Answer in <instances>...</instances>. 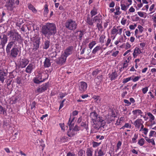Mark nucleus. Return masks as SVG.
Instances as JSON below:
<instances>
[{"label":"nucleus","mask_w":156,"mask_h":156,"mask_svg":"<svg viewBox=\"0 0 156 156\" xmlns=\"http://www.w3.org/2000/svg\"><path fill=\"white\" fill-rule=\"evenodd\" d=\"M42 32L48 38L51 35L55 34L56 32L55 25L52 23H47L42 27Z\"/></svg>","instance_id":"1"},{"label":"nucleus","mask_w":156,"mask_h":156,"mask_svg":"<svg viewBox=\"0 0 156 156\" xmlns=\"http://www.w3.org/2000/svg\"><path fill=\"white\" fill-rule=\"evenodd\" d=\"M65 25L66 28L71 30H74L77 27V24L76 22L71 19L66 21Z\"/></svg>","instance_id":"2"},{"label":"nucleus","mask_w":156,"mask_h":156,"mask_svg":"<svg viewBox=\"0 0 156 156\" xmlns=\"http://www.w3.org/2000/svg\"><path fill=\"white\" fill-rule=\"evenodd\" d=\"M132 3V0H122L120 2L121 9L126 11L131 5Z\"/></svg>","instance_id":"3"},{"label":"nucleus","mask_w":156,"mask_h":156,"mask_svg":"<svg viewBox=\"0 0 156 156\" xmlns=\"http://www.w3.org/2000/svg\"><path fill=\"white\" fill-rule=\"evenodd\" d=\"M71 118L69 119V121L68 123V125H69V130L67 134L68 136L70 137L73 136L75 134V130L71 129L73 127V126L71 125V123L74 120V118L73 117L72 118L71 120Z\"/></svg>","instance_id":"4"},{"label":"nucleus","mask_w":156,"mask_h":156,"mask_svg":"<svg viewBox=\"0 0 156 156\" xmlns=\"http://www.w3.org/2000/svg\"><path fill=\"white\" fill-rule=\"evenodd\" d=\"M15 0H7L5 4V6L9 10L12 11L15 7L14 5Z\"/></svg>","instance_id":"5"},{"label":"nucleus","mask_w":156,"mask_h":156,"mask_svg":"<svg viewBox=\"0 0 156 156\" xmlns=\"http://www.w3.org/2000/svg\"><path fill=\"white\" fill-rule=\"evenodd\" d=\"M87 87V84L85 82H81L79 83V90L81 92H84L86 90Z\"/></svg>","instance_id":"6"},{"label":"nucleus","mask_w":156,"mask_h":156,"mask_svg":"<svg viewBox=\"0 0 156 156\" xmlns=\"http://www.w3.org/2000/svg\"><path fill=\"white\" fill-rule=\"evenodd\" d=\"M48 85L49 84L48 83L41 85L37 88L36 92L38 93H41L44 91L48 88Z\"/></svg>","instance_id":"7"},{"label":"nucleus","mask_w":156,"mask_h":156,"mask_svg":"<svg viewBox=\"0 0 156 156\" xmlns=\"http://www.w3.org/2000/svg\"><path fill=\"white\" fill-rule=\"evenodd\" d=\"M7 75V73L5 72L4 70H0V80L2 83H3Z\"/></svg>","instance_id":"8"},{"label":"nucleus","mask_w":156,"mask_h":156,"mask_svg":"<svg viewBox=\"0 0 156 156\" xmlns=\"http://www.w3.org/2000/svg\"><path fill=\"white\" fill-rule=\"evenodd\" d=\"M29 61L27 59L24 58L20 59V61L19 65L21 68H24L26 67L29 63Z\"/></svg>","instance_id":"9"},{"label":"nucleus","mask_w":156,"mask_h":156,"mask_svg":"<svg viewBox=\"0 0 156 156\" xmlns=\"http://www.w3.org/2000/svg\"><path fill=\"white\" fill-rule=\"evenodd\" d=\"M19 53V50L17 48H12L11 51V55L13 58H16Z\"/></svg>","instance_id":"10"},{"label":"nucleus","mask_w":156,"mask_h":156,"mask_svg":"<svg viewBox=\"0 0 156 156\" xmlns=\"http://www.w3.org/2000/svg\"><path fill=\"white\" fill-rule=\"evenodd\" d=\"M35 68V66L33 63L30 64L27 67L26 69V71L27 73H31L32 70Z\"/></svg>","instance_id":"11"},{"label":"nucleus","mask_w":156,"mask_h":156,"mask_svg":"<svg viewBox=\"0 0 156 156\" xmlns=\"http://www.w3.org/2000/svg\"><path fill=\"white\" fill-rule=\"evenodd\" d=\"M90 116L91 120L94 122H96V120L98 117L97 113L95 112L90 113Z\"/></svg>","instance_id":"12"},{"label":"nucleus","mask_w":156,"mask_h":156,"mask_svg":"<svg viewBox=\"0 0 156 156\" xmlns=\"http://www.w3.org/2000/svg\"><path fill=\"white\" fill-rule=\"evenodd\" d=\"M141 53V51L139 48L136 47L133 53V55L134 58H136Z\"/></svg>","instance_id":"13"},{"label":"nucleus","mask_w":156,"mask_h":156,"mask_svg":"<svg viewBox=\"0 0 156 156\" xmlns=\"http://www.w3.org/2000/svg\"><path fill=\"white\" fill-rule=\"evenodd\" d=\"M131 47V46L129 43L127 42L126 43L123 44L122 45L120 46V47L125 50H129L128 49L130 48Z\"/></svg>","instance_id":"14"},{"label":"nucleus","mask_w":156,"mask_h":156,"mask_svg":"<svg viewBox=\"0 0 156 156\" xmlns=\"http://www.w3.org/2000/svg\"><path fill=\"white\" fill-rule=\"evenodd\" d=\"M7 38L6 36L4 34L3 36V37L1 38V45L2 46V47H4L5 44L7 43Z\"/></svg>","instance_id":"15"},{"label":"nucleus","mask_w":156,"mask_h":156,"mask_svg":"<svg viewBox=\"0 0 156 156\" xmlns=\"http://www.w3.org/2000/svg\"><path fill=\"white\" fill-rule=\"evenodd\" d=\"M33 49L34 51L36 50L39 47V41L38 39H35L33 42Z\"/></svg>","instance_id":"16"},{"label":"nucleus","mask_w":156,"mask_h":156,"mask_svg":"<svg viewBox=\"0 0 156 156\" xmlns=\"http://www.w3.org/2000/svg\"><path fill=\"white\" fill-rule=\"evenodd\" d=\"M143 123V121L142 119H138L135 121L134 124L136 127L139 128Z\"/></svg>","instance_id":"17"},{"label":"nucleus","mask_w":156,"mask_h":156,"mask_svg":"<svg viewBox=\"0 0 156 156\" xmlns=\"http://www.w3.org/2000/svg\"><path fill=\"white\" fill-rule=\"evenodd\" d=\"M45 80V79L44 78L42 79L41 77L36 78L34 79V82L36 83H39L41 82L44 81Z\"/></svg>","instance_id":"18"},{"label":"nucleus","mask_w":156,"mask_h":156,"mask_svg":"<svg viewBox=\"0 0 156 156\" xmlns=\"http://www.w3.org/2000/svg\"><path fill=\"white\" fill-rule=\"evenodd\" d=\"M67 57L64 54H62L59 59V63L63 64L66 61Z\"/></svg>","instance_id":"19"},{"label":"nucleus","mask_w":156,"mask_h":156,"mask_svg":"<svg viewBox=\"0 0 156 156\" xmlns=\"http://www.w3.org/2000/svg\"><path fill=\"white\" fill-rule=\"evenodd\" d=\"M14 43L13 41H11L9 42L6 48V51L8 53L10 52V49L11 48Z\"/></svg>","instance_id":"20"},{"label":"nucleus","mask_w":156,"mask_h":156,"mask_svg":"<svg viewBox=\"0 0 156 156\" xmlns=\"http://www.w3.org/2000/svg\"><path fill=\"white\" fill-rule=\"evenodd\" d=\"M71 48H69L66 49L62 54H64V55L67 57L71 53Z\"/></svg>","instance_id":"21"},{"label":"nucleus","mask_w":156,"mask_h":156,"mask_svg":"<svg viewBox=\"0 0 156 156\" xmlns=\"http://www.w3.org/2000/svg\"><path fill=\"white\" fill-rule=\"evenodd\" d=\"M28 9L32 11L34 13H36L37 12V10L35 8V7L31 4H28Z\"/></svg>","instance_id":"22"},{"label":"nucleus","mask_w":156,"mask_h":156,"mask_svg":"<svg viewBox=\"0 0 156 156\" xmlns=\"http://www.w3.org/2000/svg\"><path fill=\"white\" fill-rule=\"evenodd\" d=\"M51 62L50 60L48 58H46L44 62V66L45 67H49L51 66Z\"/></svg>","instance_id":"23"},{"label":"nucleus","mask_w":156,"mask_h":156,"mask_svg":"<svg viewBox=\"0 0 156 156\" xmlns=\"http://www.w3.org/2000/svg\"><path fill=\"white\" fill-rule=\"evenodd\" d=\"M132 112L134 115H135L136 116L140 115H141L143 113V112L141 111L139 109L135 110L133 111Z\"/></svg>","instance_id":"24"},{"label":"nucleus","mask_w":156,"mask_h":156,"mask_svg":"<svg viewBox=\"0 0 156 156\" xmlns=\"http://www.w3.org/2000/svg\"><path fill=\"white\" fill-rule=\"evenodd\" d=\"M93 22L94 23L96 22L97 23H100L101 22L100 17L98 16H96L94 17L93 19Z\"/></svg>","instance_id":"25"},{"label":"nucleus","mask_w":156,"mask_h":156,"mask_svg":"<svg viewBox=\"0 0 156 156\" xmlns=\"http://www.w3.org/2000/svg\"><path fill=\"white\" fill-rule=\"evenodd\" d=\"M155 6V4H153L150 6L149 8V11L151 12L150 13V14H151L155 11L156 10Z\"/></svg>","instance_id":"26"},{"label":"nucleus","mask_w":156,"mask_h":156,"mask_svg":"<svg viewBox=\"0 0 156 156\" xmlns=\"http://www.w3.org/2000/svg\"><path fill=\"white\" fill-rule=\"evenodd\" d=\"M96 122H100L101 125L104 124L106 122L102 118L99 116L98 118L97 119Z\"/></svg>","instance_id":"27"},{"label":"nucleus","mask_w":156,"mask_h":156,"mask_svg":"<svg viewBox=\"0 0 156 156\" xmlns=\"http://www.w3.org/2000/svg\"><path fill=\"white\" fill-rule=\"evenodd\" d=\"M91 51L90 49H87L86 52V54L85 55V58L86 59H89L91 58V56L89 55V54Z\"/></svg>","instance_id":"28"},{"label":"nucleus","mask_w":156,"mask_h":156,"mask_svg":"<svg viewBox=\"0 0 156 156\" xmlns=\"http://www.w3.org/2000/svg\"><path fill=\"white\" fill-rule=\"evenodd\" d=\"M118 27H113L111 31V34H117V33L118 31Z\"/></svg>","instance_id":"29"},{"label":"nucleus","mask_w":156,"mask_h":156,"mask_svg":"<svg viewBox=\"0 0 156 156\" xmlns=\"http://www.w3.org/2000/svg\"><path fill=\"white\" fill-rule=\"evenodd\" d=\"M117 74L115 72H113L110 75L109 77L111 80H115L117 77Z\"/></svg>","instance_id":"30"},{"label":"nucleus","mask_w":156,"mask_h":156,"mask_svg":"<svg viewBox=\"0 0 156 156\" xmlns=\"http://www.w3.org/2000/svg\"><path fill=\"white\" fill-rule=\"evenodd\" d=\"M137 14L138 15L141 17L145 18L147 16L146 13L143 12H138Z\"/></svg>","instance_id":"31"},{"label":"nucleus","mask_w":156,"mask_h":156,"mask_svg":"<svg viewBox=\"0 0 156 156\" xmlns=\"http://www.w3.org/2000/svg\"><path fill=\"white\" fill-rule=\"evenodd\" d=\"M101 47L100 46H97L95 47L93 50L92 53L93 54H95L97 51L101 49Z\"/></svg>","instance_id":"32"},{"label":"nucleus","mask_w":156,"mask_h":156,"mask_svg":"<svg viewBox=\"0 0 156 156\" xmlns=\"http://www.w3.org/2000/svg\"><path fill=\"white\" fill-rule=\"evenodd\" d=\"M124 119V118L123 117H121L117 120L115 124L118 125H120Z\"/></svg>","instance_id":"33"},{"label":"nucleus","mask_w":156,"mask_h":156,"mask_svg":"<svg viewBox=\"0 0 156 156\" xmlns=\"http://www.w3.org/2000/svg\"><path fill=\"white\" fill-rule=\"evenodd\" d=\"M145 143V140L144 139L141 138L138 141V144L140 146H143Z\"/></svg>","instance_id":"34"},{"label":"nucleus","mask_w":156,"mask_h":156,"mask_svg":"<svg viewBox=\"0 0 156 156\" xmlns=\"http://www.w3.org/2000/svg\"><path fill=\"white\" fill-rule=\"evenodd\" d=\"M49 12V10L48 9V6L47 4H45L44 5V14L45 15H46Z\"/></svg>","instance_id":"35"},{"label":"nucleus","mask_w":156,"mask_h":156,"mask_svg":"<svg viewBox=\"0 0 156 156\" xmlns=\"http://www.w3.org/2000/svg\"><path fill=\"white\" fill-rule=\"evenodd\" d=\"M140 60L139 58L136 59L134 60V62L135 63V67L136 69H137L139 65V63L140 62Z\"/></svg>","instance_id":"36"},{"label":"nucleus","mask_w":156,"mask_h":156,"mask_svg":"<svg viewBox=\"0 0 156 156\" xmlns=\"http://www.w3.org/2000/svg\"><path fill=\"white\" fill-rule=\"evenodd\" d=\"M148 93V94H150V97H149V95H147V96L148 97V98L149 100H151L152 98H154L155 97L151 91H149Z\"/></svg>","instance_id":"37"},{"label":"nucleus","mask_w":156,"mask_h":156,"mask_svg":"<svg viewBox=\"0 0 156 156\" xmlns=\"http://www.w3.org/2000/svg\"><path fill=\"white\" fill-rule=\"evenodd\" d=\"M6 111L3 107L0 105V113L3 115L6 113Z\"/></svg>","instance_id":"38"},{"label":"nucleus","mask_w":156,"mask_h":156,"mask_svg":"<svg viewBox=\"0 0 156 156\" xmlns=\"http://www.w3.org/2000/svg\"><path fill=\"white\" fill-rule=\"evenodd\" d=\"M87 156H92V151L90 149L88 148L87 149Z\"/></svg>","instance_id":"39"},{"label":"nucleus","mask_w":156,"mask_h":156,"mask_svg":"<svg viewBox=\"0 0 156 156\" xmlns=\"http://www.w3.org/2000/svg\"><path fill=\"white\" fill-rule=\"evenodd\" d=\"M96 44V43L95 41H92L88 45L89 48H90L89 49H90V50H91Z\"/></svg>","instance_id":"40"},{"label":"nucleus","mask_w":156,"mask_h":156,"mask_svg":"<svg viewBox=\"0 0 156 156\" xmlns=\"http://www.w3.org/2000/svg\"><path fill=\"white\" fill-rule=\"evenodd\" d=\"M145 139L146 140L148 143H151L153 145L155 144V142L153 139H150L148 138L147 137H146L145 138Z\"/></svg>","instance_id":"41"},{"label":"nucleus","mask_w":156,"mask_h":156,"mask_svg":"<svg viewBox=\"0 0 156 156\" xmlns=\"http://www.w3.org/2000/svg\"><path fill=\"white\" fill-rule=\"evenodd\" d=\"M103 147H102L99 150L98 152V156H102L104 155V154L103 151L102 150Z\"/></svg>","instance_id":"42"},{"label":"nucleus","mask_w":156,"mask_h":156,"mask_svg":"<svg viewBox=\"0 0 156 156\" xmlns=\"http://www.w3.org/2000/svg\"><path fill=\"white\" fill-rule=\"evenodd\" d=\"M50 42L48 41H46L44 44V49H47L48 48L49 46Z\"/></svg>","instance_id":"43"},{"label":"nucleus","mask_w":156,"mask_h":156,"mask_svg":"<svg viewBox=\"0 0 156 156\" xmlns=\"http://www.w3.org/2000/svg\"><path fill=\"white\" fill-rule=\"evenodd\" d=\"M87 22L88 23V24L90 25H92L94 23L93 22V20L92 21L90 18L88 16L87 18Z\"/></svg>","instance_id":"44"},{"label":"nucleus","mask_w":156,"mask_h":156,"mask_svg":"<svg viewBox=\"0 0 156 156\" xmlns=\"http://www.w3.org/2000/svg\"><path fill=\"white\" fill-rule=\"evenodd\" d=\"M134 77V76H131L132 77V80L134 82H135L138 80L140 79V77L139 76H136L134 78L133 77Z\"/></svg>","instance_id":"45"},{"label":"nucleus","mask_w":156,"mask_h":156,"mask_svg":"<svg viewBox=\"0 0 156 156\" xmlns=\"http://www.w3.org/2000/svg\"><path fill=\"white\" fill-rule=\"evenodd\" d=\"M105 36L104 35H102L100 37L99 41L101 43H103L104 42V40L105 38Z\"/></svg>","instance_id":"46"},{"label":"nucleus","mask_w":156,"mask_h":156,"mask_svg":"<svg viewBox=\"0 0 156 156\" xmlns=\"http://www.w3.org/2000/svg\"><path fill=\"white\" fill-rule=\"evenodd\" d=\"M147 115L150 119L149 120H154L155 117L150 112H148L147 113Z\"/></svg>","instance_id":"47"},{"label":"nucleus","mask_w":156,"mask_h":156,"mask_svg":"<svg viewBox=\"0 0 156 156\" xmlns=\"http://www.w3.org/2000/svg\"><path fill=\"white\" fill-rule=\"evenodd\" d=\"M131 80H132L131 76L123 79V80L122 83H125L129 82Z\"/></svg>","instance_id":"48"},{"label":"nucleus","mask_w":156,"mask_h":156,"mask_svg":"<svg viewBox=\"0 0 156 156\" xmlns=\"http://www.w3.org/2000/svg\"><path fill=\"white\" fill-rule=\"evenodd\" d=\"M138 138V135L134 134L133 137L132 138V141L133 143H135L136 142V139Z\"/></svg>","instance_id":"49"},{"label":"nucleus","mask_w":156,"mask_h":156,"mask_svg":"<svg viewBox=\"0 0 156 156\" xmlns=\"http://www.w3.org/2000/svg\"><path fill=\"white\" fill-rule=\"evenodd\" d=\"M155 14H154L152 16V19L153 21L154 26L155 27H156V15L154 16Z\"/></svg>","instance_id":"50"},{"label":"nucleus","mask_w":156,"mask_h":156,"mask_svg":"<svg viewBox=\"0 0 156 156\" xmlns=\"http://www.w3.org/2000/svg\"><path fill=\"white\" fill-rule=\"evenodd\" d=\"M116 10V12H115V15H119L121 13V12L119 11L120 8L119 6L116 7H115Z\"/></svg>","instance_id":"51"},{"label":"nucleus","mask_w":156,"mask_h":156,"mask_svg":"<svg viewBox=\"0 0 156 156\" xmlns=\"http://www.w3.org/2000/svg\"><path fill=\"white\" fill-rule=\"evenodd\" d=\"M101 143H98L94 141L92 143L93 147L95 148L99 146L100 144Z\"/></svg>","instance_id":"52"},{"label":"nucleus","mask_w":156,"mask_h":156,"mask_svg":"<svg viewBox=\"0 0 156 156\" xmlns=\"http://www.w3.org/2000/svg\"><path fill=\"white\" fill-rule=\"evenodd\" d=\"M97 13V12L96 9H94L90 12V14L92 16H93Z\"/></svg>","instance_id":"53"},{"label":"nucleus","mask_w":156,"mask_h":156,"mask_svg":"<svg viewBox=\"0 0 156 156\" xmlns=\"http://www.w3.org/2000/svg\"><path fill=\"white\" fill-rule=\"evenodd\" d=\"M140 33H141L144 31L143 27L140 25H138L137 27Z\"/></svg>","instance_id":"54"},{"label":"nucleus","mask_w":156,"mask_h":156,"mask_svg":"<svg viewBox=\"0 0 156 156\" xmlns=\"http://www.w3.org/2000/svg\"><path fill=\"white\" fill-rule=\"evenodd\" d=\"M137 25L136 24L133 25H130L129 26V28L131 30H134L136 27Z\"/></svg>","instance_id":"55"},{"label":"nucleus","mask_w":156,"mask_h":156,"mask_svg":"<svg viewBox=\"0 0 156 156\" xmlns=\"http://www.w3.org/2000/svg\"><path fill=\"white\" fill-rule=\"evenodd\" d=\"M101 23V22L100 23H97V26L99 30H101L102 28V26Z\"/></svg>","instance_id":"56"},{"label":"nucleus","mask_w":156,"mask_h":156,"mask_svg":"<svg viewBox=\"0 0 156 156\" xmlns=\"http://www.w3.org/2000/svg\"><path fill=\"white\" fill-rule=\"evenodd\" d=\"M148 90V87H145L142 89V91L144 94H146Z\"/></svg>","instance_id":"57"},{"label":"nucleus","mask_w":156,"mask_h":156,"mask_svg":"<svg viewBox=\"0 0 156 156\" xmlns=\"http://www.w3.org/2000/svg\"><path fill=\"white\" fill-rule=\"evenodd\" d=\"M156 134V132L154 131H151L149 134V136L150 137L153 136Z\"/></svg>","instance_id":"58"},{"label":"nucleus","mask_w":156,"mask_h":156,"mask_svg":"<svg viewBox=\"0 0 156 156\" xmlns=\"http://www.w3.org/2000/svg\"><path fill=\"white\" fill-rule=\"evenodd\" d=\"M149 126H152L156 124V122L154 120H149Z\"/></svg>","instance_id":"59"},{"label":"nucleus","mask_w":156,"mask_h":156,"mask_svg":"<svg viewBox=\"0 0 156 156\" xmlns=\"http://www.w3.org/2000/svg\"><path fill=\"white\" fill-rule=\"evenodd\" d=\"M119 53V51H117L112 53V56L113 57H115L118 55Z\"/></svg>","instance_id":"60"},{"label":"nucleus","mask_w":156,"mask_h":156,"mask_svg":"<svg viewBox=\"0 0 156 156\" xmlns=\"http://www.w3.org/2000/svg\"><path fill=\"white\" fill-rule=\"evenodd\" d=\"M149 8V5H145L142 9V10H146L147 11Z\"/></svg>","instance_id":"61"},{"label":"nucleus","mask_w":156,"mask_h":156,"mask_svg":"<svg viewBox=\"0 0 156 156\" xmlns=\"http://www.w3.org/2000/svg\"><path fill=\"white\" fill-rule=\"evenodd\" d=\"M124 101L125 103L126 104V105L127 106H129L130 105L131 103L129 102V101L126 99H124Z\"/></svg>","instance_id":"62"},{"label":"nucleus","mask_w":156,"mask_h":156,"mask_svg":"<svg viewBox=\"0 0 156 156\" xmlns=\"http://www.w3.org/2000/svg\"><path fill=\"white\" fill-rule=\"evenodd\" d=\"M36 105V103L35 101L33 102L31 104V109H33L34 108H35Z\"/></svg>","instance_id":"63"},{"label":"nucleus","mask_w":156,"mask_h":156,"mask_svg":"<svg viewBox=\"0 0 156 156\" xmlns=\"http://www.w3.org/2000/svg\"><path fill=\"white\" fill-rule=\"evenodd\" d=\"M141 131H143V133L144 134L146 135L148 132V130L147 129L144 128V129H143V130H142Z\"/></svg>","instance_id":"64"}]
</instances>
